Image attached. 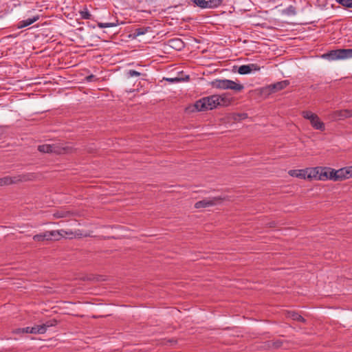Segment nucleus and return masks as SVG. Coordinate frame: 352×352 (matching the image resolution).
Returning <instances> with one entry per match:
<instances>
[{
	"instance_id": "0eeeda50",
	"label": "nucleus",
	"mask_w": 352,
	"mask_h": 352,
	"mask_svg": "<svg viewBox=\"0 0 352 352\" xmlns=\"http://www.w3.org/2000/svg\"><path fill=\"white\" fill-rule=\"evenodd\" d=\"M261 69V67L256 63H250L248 65H243L238 69V73L241 75L249 74L252 72H257Z\"/></svg>"
},
{
	"instance_id": "423d86ee",
	"label": "nucleus",
	"mask_w": 352,
	"mask_h": 352,
	"mask_svg": "<svg viewBox=\"0 0 352 352\" xmlns=\"http://www.w3.org/2000/svg\"><path fill=\"white\" fill-rule=\"evenodd\" d=\"M196 6L201 8H213L220 6L222 0H191Z\"/></svg>"
},
{
	"instance_id": "5701e85b",
	"label": "nucleus",
	"mask_w": 352,
	"mask_h": 352,
	"mask_svg": "<svg viewBox=\"0 0 352 352\" xmlns=\"http://www.w3.org/2000/svg\"><path fill=\"white\" fill-rule=\"evenodd\" d=\"M320 169H322V170H321L320 172V176H318V180H322V181L327 180L328 178V173H329L328 167H321L320 166Z\"/></svg>"
},
{
	"instance_id": "f8f14e48",
	"label": "nucleus",
	"mask_w": 352,
	"mask_h": 352,
	"mask_svg": "<svg viewBox=\"0 0 352 352\" xmlns=\"http://www.w3.org/2000/svg\"><path fill=\"white\" fill-rule=\"evenodd\" d=\"M352 116V111L349 109H343L336 111L333 113V119H339L342 120L346 118H350Z\"/></svg>"
},
{
	"instance_id": "473e14b6",
	"label": "nucleus",
	"mask_w": 352,
	"mask_h": 352,
	"mask_svg": "<svg viewBox=\"0 0 352 352\" xmlns=\"http://www.w3.org/2000/svg\"><path fill=\"white\" fill-rule=\"evenodd\" d=\"M146 32V30L144 28H137L135 30V33L134 34L138 36H140V35H143Z\"/></svg>"
},
{
	"instance_id": "4468645a",
	"label": "nucleus",
	"mask_w": 352,
	"mask_h": 352,
	"mask_svg": "<svg viewBox=\"0 0 352 352\" xmlns=\"http://www.w3.org/2000/svg\"><path fill=\"white\" fill-rule=\"evenodd\" d=\"M227 89H231L235 92H240L244 89V86L235 81L227 79Z\"/></svg>"
},
{
	"instance_id": "2f4dec72",
	"label": "nucleus",
	"mask_w": 352,
	"mask_h": 352,
	"mask_svg": "<svg viewBox=\"0 0 352 352\" xmlns=\"http://www.w3.org/2000/svg\"><path fill=\"white\" fill-rule=\"evenodd\" d=\"M302 115L304 118L310 120L311 118H312L316 115V113H314L309 111H302Z\"/></svg>"
},
{
	"instance_id": "39448f33",
	"label": "nucleus",
	"mask_w": 352,
	"mask_h": 352,
	"mask_svg": "<svg viewBox=\"0 0 352 352\" xmlns=\"http://www.w3.org/2000/svg\"><path fill=\"white\" fill-rule=\"evenodd\" d=\"M223 199L221 197H209L206 199H204L201 201H199L195 203V208H208L213 206H216L222 202Z\"/></svg>"
},
{
	"instance_id": "6ab92c4d",
	"label": "nucleus",
	"mask_w": 352,
	"mask_h": 352,
	"mask_svg": "<svg viewBox=\"0 0 352 352\" xmlns=\"http://www.w3.org/2000/svg\"><path fill=\"white\" fill-rule=\"evenodd\" d=\"M14 184L13 177L5 176L0 178V187Z\"/></svg>"
},
{
	"instance_id": "c756f323",
	"label": "nucleus",
	"mask_w": 352,
	"mask_h": 352,
	"mask_svg": "<svg viewBox=\"0 0 352 352\" xmlns=\"http://www.w3.org/2000/svg\"><path fill=\"white\" fill-rule=\"evenodd\" d=\"M80 14L82 19L86 20L90 19L91 16L90 12L88 11L87 8H85L84 10L80 11Z\"/></svg>"
},
{
	"instance_id": "ddd939ff",
	"label": "nucleus",
	"mask_w": 352,
	"mask_h": 352,
	"mask_svg": "<svg viewBox=\"0 0 352 352\" xmlns=\"http://www.w3.org/2000/svg\"><path fill=\"white\" fill-rule=\"evenodd\" d=\"M311 126L316 130L324 131L325 129L324 124L320 120L319 117L316 114L309 120Z\"/></svg>"
},
{
	"instance_id": "bb28decb",
	"label": "nucleus",
	"mask_w": 352,
	"mask_h": 352,
	"mask_svg": "<svg viewBox=\"0 0 352 352\" xmlns=\"http://www.w3.org/2000/svg\"><path fill=\"white\" fill-rule=\"evenodd\" d=\"M118 21L113 23H98V26L100 28H113L118 25Z\"/></svg>"
},
{
	"instance_id": "dca6fc26",
	"label": "nucleus",
	"mask_w": 352,
	"mask_h": 352,
	"mask_svg": "<svg viewBox=\"0 0 352 352\" xmlns=\"http://www.w3.org/2000/svg\"><path fill=\"white\" fill-rule=\"evenodd\" d=\"M286 317L303 323L306 322V320L302 316L293 311H287L286 314Z\"/></svg>"
},
{
	"instance_id": "72a5a7b5",
	"label": "nucleus",
	"mask_w": 352,
	"mask_h": 352,
	"mask_svg": "<svg viewBox=\"0 0 352 352\" xmlns=\"http://www.w3.org/2000/svg\"><path fill=\"white\" fill-rule=\"evenodd\" d=\"M165 80L170 82H178L182 81V78L176 77V78H166Z\"/></svg>"
},
{
	"instance_id": "7c9ffc66",
	"label": "nucleus",
	"mask_w": 352,
	"mask_h": 352,
	"mask_svg": "<svg viewBox=\"0 0 352 352\" xmlns=\"http://www.w3.org/2000/svg\"><path fill=\"white\" fill-rule=\"evenodd\" d=\"M283 12L285 14H286L287 15H295L296 12V8L294 6H289V7H287L284 11Z\"/></svg>"
},
{
	"instance_id": "9b49d317",
	"label": "nucleus",
	"mask_w": 352,
	"mask_h": 352,
	"mask_svg": "<svg viewBox=\"0 0 352 352\" xmlns=\"http://www.w3.org/2000/svg\"><path fill=\"white\" fill-rule=\"evenodd\" d=\"M39 15L36 14L31 18H28L25 20H22L17 23L16 27L18 29L24 28L37 21L39 19Z\"/></svg>"
},
{
	"instance_id": "20e7f679",
	"label": "nucleus",
	"mask_w": 352,
	"mask_h": 352,
	"mask_svg": "<svg viewBox=\"0 0 352 352\" xmlns=\"http://www.w3.org/2000/svg\"><path fill=\"white\" fill-rule=\"evenodd\" d=\"M38 150L41 153H54L57 154L65 153L67 148L61 147L58 144H43L38 146Z\"/></svg>"
},
{
	"instance_id": "c9c22d12",
	"label": "nucleus",
	"mask_w": 352,
	"mask_h": 352,
	"mask_svg": "<svg viewBox=\"0 0 352 352\" xmlns=\"http://www.w3.org/2000/svg\"><path fill=\"white\" fill-rule=\"evenodd\" d=\"M167 343H170V344H176L177 343V341L175 340H173V339H170V340H168L166 341Z\"/></svg>"
},
{
	"instance_id": "a878e982",
	"label": "nucleus",
	"mask_w": 352,
	"mask_h": 352,
	"mask_svg": "<svg viewBox=\"0 0 352 352\" xmlns=\"http://www.w3.org/2000/svg\"><path fill=\"white\" fill-rule=\"evenodd\" d=\"M289 174H290V175H292V176H295V177H300V178H305V173H304V170H290Z\"/></svg>"
},
{
	"instance_id": "412c9836",
	"label": "nucleus",
	"mask_w": 352,
	"mask_h": 352,
	"mask_svg": "<svg viewBox=\"0 0 352 352\" xmlns=\"http://www.w3.org/2000/svg\"><path fill=\"white\" fill-rule=\"evenodd\" d=\"M71 214L69 211L66 210H58L56 212L54 213V217L56 219H60V218H64L67 217H69Z\"/></svg>"
},
{
	"instance_id": "a211bd4d",
	"label": "nucleus",
	"mask_w": 352,
	"mask_h": 352,
	"mask_svg": "<svg viewBox=\"0 0 352 352\" xmlns=\"http://www.w3.org/2000/svg\"><path fill=\"white\" fill-rule=\"evenodd\" d=\"M170 46L177 50L184 47V43L180 38H173L169 41Z\"/></svg>"
},
{
	"instance_id": "f704fd0d",
	"label": "nucleus",
	"mask_w": 352,
	"mask_h": 352,
	"mask_svg": "<svg viewBox=\"0 0 352 352\" xmlns=\"http://www.w3.org/2000/svg\"><path fill=\"white\" fill-rule=\"evenodd\" d=\"M85 78L87 82H93L96 81L98 80V78L94 74L87 76Z\"/></svg>"
},
{
	"instance_id": "9d476101",
	"label": "nucleus",
	"mask_w": 352,
	"mask_h": 352,
	"mask_svg": "<svg viewBox=\"0 0 352 352\" xmlns=\"http://www.w3.org/2000/svg\"><path fill=\"white\" fill-rule=\"evenodd\" d=\"M13 178L14 181V184H16L20 182L32 181L36 178V175L34 173H28L13 176Z\"/></svg>"
},
{
	"instance_id": "6e6552de",
	"label": "nucleus",
	"mask_w": 352,
	"mask_h": 352,
	"mask_svg": "<svg viewBox=\"0 0 352 352\" xmlns=\"http://www.w3.org/2000/svg\"><path fill=\"white\" fill-rule=\"evenodd\" d=\"M336 173L337 182L351 178L352 177V166L340 168L336 170Z\"/></svg>"
},
{
	"instance_id": "f3484780",
	"label": "nucleus",
	"mask_w": 352,
	"mask_h": 352,
	"mask_svg": "<svg viewBox=\"0 0 352 352\" xmlns=\"http://www.w3.org/2000/svg\"><path fill=\"white\" fill-rule=\"evenodd\" d=\"M227 79H217L212 82L213 87L220 89H227Z\"/></svg>"
},
{
	"instance_id": "c85d7f7f",
	"label": "nucleus",
	"mask_w": 352,
	"mask_h": 352,
	"mask_svg": "<svg viewBox=\"0 0 352 352\" xmlns=\"http://www.w3.org/2000/svg\"><path fill=\"white\" fill-rule=\"evenodd\" d=\"M339 4L342 6L352 8V0H336Z\"/></svg>"
},
{
	"instance_id": "2eb2a0df",
	"label": "nucleus",
	"mask_w": 352,
	"mask_h": 352,
	"mask_svg": "<svg viewBox=\"0 0 352 352\" xmlns=\"http://www.w3.org/2000/svg\"><path fill=\"white\" fill-rule=\"evenodd\" d=\"M289 85V82L287 80H283L280 82H277L274 84L270 85L269 86V89L271 91L275 92L277 91H280L285 88Z\"/></svg>"
},
{
	"instance_id": "4be33fe9",
	"label": "nucleus",
	"mask_w": 352,
	"mask_h": 352,
	"mask_svg": "<svg viewBox=\"0 0 352 352\" xmlns=\"http://www.w3.org/2000/svg\"><path fill=\"white\" fill-rule=\"evenodd\" d=\"M57 324H58V321L56 319L53 318V319L46 321L45 323H43L42 324H39V326H43V327H45V333L48 327H54Z\"/></svg>"
},
{
	"instance_id": "f257e3e1",
	"label": "nucleus",
	"mask_w": 352,
	"mask_h": 352,
	"mask_svg": "<svg viewBox=\"0 0 352 352\" xmlns=\"http://www.w3.org/2000/svg\"><path fill=\"white\" fill-rule=\"evenodd\" d=\"M218 100V95L204 97L196 101L192 106L188 107L186 110L190 112L212 110L219 107Z\"/></svg>"
},
{
	"instance_id": "b1692460",
	"label": "nucleus",
	"mask_w": 352,
	"mask_h": 352,
	"mask_svg": "<svg viewBox=\"0 0 352 352\" xmlns=\"http://www.w3.org/2000/svg\"><path fill=\"white\" fill-rule=\"evenodd\" d=\"M329 169V173H328V178L327 179L333 180L334 182H337V173L336 170L331 168L330 167H328Z\"/></svg>"
},
{
	"instance_id": "1a4fd4ad",
	"label": "nucleus",
	"mask_w": 352,
	"mask_h": 352,
	"mask_svg": "<svg viewBox=\"0 0 352 352\" xmlns=\"http://www.w3.org/2000/svg\"><path fill=\"white\" fill-rule=\"evenodd\" d=\"M19 331L22 333H26L43 334L45 333V327L43 326L35 325L34 327H27L20 329Z\"/></svg>"
},
{
	"instance_id": "aec40b11",
	"label": "nucleus",
	"mask_w": 352,
	"mask_h": 352,
	"mask_svg": "<svg viewBox=\"0 0 352 352\" xmlns=\"http://www.w3.org/2000/svg\"><path fill=\"white\" fill-rule=\"evenodd\" d=\"M321 170H322V169H320V166L313 168L309 170V173L307 175V177L318 179V176H320V172Z\"/></svg>"
},
{
	"instance_id": "7ed1b4c3",
	"label": "nucleus",
	"mask_w": 352,
	"mask_h": 352,
	"mask_svg": "<svg viewBox=\"0 0 352 352\" xmlns=\"http://www.w3.org/2000/svg\"><path fill=\"white\" fill-rule=\"evenodd\" d=\"M322 57L329 60H336L352 58V49H339L331 50L322 55Z\"/></svg>"
},
{
	"instance_id": "393cba45",
	"label": "nucleus",
	"mask_w": 352,
	"mask_h": 352,
	"mask_svg": "<svg viewBox=\"0 0 352 352\" xmlns=\"http://www.w3.org/2000/svg\"><path fill=\"white\" fill-rule=\"evenodd\" d=\"M141 75H142V73L137 72L135 70H133V69H129L125 74V76L127 78H130L131 77H138V76H140Z\"/></svg>"
},
{
	"instance_id": "f03ea898",
	"label": "nucleus",
	"mask_w": 352,
	"mask_h": 352,
	"mask_svg": "<svg viewBox=\"0 0 352 352\" xmlns=\"http://www.w3.org/2000/svg\"><path fill=\"white\" fill-rule=\"evenodd\" d=\"M64 234H72V232H68L64 230L45 231L43 233L35 234L33 236V240L36 242H43L44 241H51L53 239L58 241L63 236Z\"/></svg>"
},
{
	"instance_id": "cd10ccee",
	"label": "nucleus",
	"mask_w": 352,
	"mask_h": 352,
	"mask_svg": "<svg viewBox=\"0 0 352 352\" xmlns=\"http://www.w3.org/2000/svg\"><path fill=\"white\" fill-rule=\"evenodd\" d=\"M218 97L219 98V106H227L229 104L230 100L225 96L218 95Z\"/></svg>"
}]
</instances>
